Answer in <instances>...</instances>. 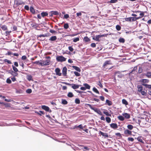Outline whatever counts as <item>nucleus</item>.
I'll return each instance as SVG.
<instances>
[{
  "mask_svg": "<svg viewBox=\"0 0 151 151\" xmlns=\"http://www.w3.org/2000/svg\"><path fill=\"white\" fill-rule=\"evenodd\" d=\"M16 72L12 71L10 73L14 76H17L18 75L17 73H16Z\"/></svg>",
  "mask_w": 151,
  "mask_h": 151,
  "instance_id": "4be33fe9",
  "label": "nucleus"
},
{
  "mask_svg": "<svg viewBox=\"0 0 151 151\" xmlns=\"http://www.w3.org/2000/svg\"><path fill=\"white\" fill-rule=\"evenodd\" d=\"M110 64V63L109 61H105L102 67L103 70L104 71L106 70L108 68L107 67L108 65Z\"/></svg>",
  "mask_w": 151,
  "mask_h": 151,
  "instance_id": "f03ea898",
  "label": "nucleus"
},
{
  "mask_svg": "<svg viewBox=\"0 0 151 151\" xmlns=\"http://www.w3.org/2000/svg\"><path fill=\"white\" fill-rule=\"evenodd\" d=\"M106 122L108 123H109L111 122V119L109 117H106Z\"/></svg>",
  "mask_w": 151,
  "mask_h": 151,
  "instance_id": "bb28decb",
  "label": "nucleus"
},
{
  "mask_svg": "<svg viewBox=\"0 0 151 151\" xmlns=\"http://www.w3.org/2000/svg\"><path fill=\"white\" fill-rule=\"evenodd\" d=\"M91 47H95L96 46V45L95 43H92L91 44Z\"/></svg>",
  "mask_w": 151,
  "mask_h": 151,
  "instance_id": "5fc2aeb1",
  "label": "nucleus"
},
{
  "mask_svg": "<svg viewBox=\"0 0 151 151\" xmlns=\"http://www.w3.org/2000/svg\"><path fill=\"white\" fill-rule=\"evenodd\" d=\"M118 118L119 119L122 121H123L124 119V117L122 116H118Z\"/></svg>",
  "mask_w": 151,
  "mask_h": 151,
  "instance_id": "5701e85b",
  "label": "nucleus"
},
{
  "mask_svg": "<svg viewBox=\"0 0 151 151\" xmlns=\"http://www.w3.org/2000/svg\"><path fill=\"white\" fill-rule=\"evenodd\" d=\"M37 114H38L41 115V114H44V112L42 111H40L39 112H37Z\"/></svg>",
  "mask_w": 151,
  "mask_h": 151,
  "instance_id": "6e6d98bb",
  "label": "nucleus"
},
{
  "mask_svg": "<svg viewBox=\"0 0 151 151\" xmlns=\"http://www.w3.org/2000/svg\"><path fill=\"white\" fill-rule=\"evenodd\" d=\"M77 127L80 128V129H83V126L81 124H80Z\"/></svg>",
  "mask_w": 151,
  "mask_h": 151,
  "instance_id": "338daca9",
  "label": "nucleus"
},
{
  "mask_svg": "<svg viewBox=\"0 0 151 151\" xmlns=\"http://www.w3.org/2000/svg\"><path fill=\"white\" fill-rule=\"evenodd\" d=\"M68 49L71 52H72L73 50V49L72 47L71 46H69L68 47Z\"/></svg>",
  "mask_w": 151,
  "mask_h": 151,
  "instance_id": "13d9d810",
  "label": "nucleus"
},
{
  "mask_svg": "<svg viewBox=\"0 0 151 151\" xmlns=\"http://www.w3.org/2000/svg\"><path fill=\"white\" fill-rule=\"evenodd\" d=\"M137 88H138V91L139 92H141L142 91V89H143V87L142 86L140 85H139L137 86Z\"/></svg>",
  "mask_w": 151,
  "mask_h": 151,
  "instance_id": "6ab92c4d",
  "label": "nucleus"
},
{
  "mask_svg": "<svg viewBox=\"0 0 151 151\" xmlns=\"http://www.w3.org/2000/svg\"><path fill=\"white\" fill-rule=\"evenodd\" d=\"M83 86H85V87L86 89H90L91 86L88 84L87 83H84L83 84Z\"/></svg>",
  "mask_w": 151,
  "mask_h": 151,
  "instance_id": "aec40b11",
  "label": "nucleus"
},
{
  "mask_svg": "<svg viewBox=\"0 0 151 151\" xmlns=\"http://www.w3.org/2000/svg\"><path fill=\"white\" fill-rule=\"evenodd\" d=\"M93 91L96 93L99 94V92L97 89L95 87H94L93 88Z\"/></svg>",
  "mask_w": 151,
  "mask_h": 151,
  "instance_id": "72a5a7b5",
  "label": "nucleus"
},
{
  "mask_svg": "<svg viewBox=\"0 0 151 151\" xmlns=\"http://www.w3.org/2000/svg\"><path fill=\"white\" fill-rule=\"evenodd\" d=\"M137 139L139 141L141 142H143V141L140 138H139V137H138L137 138Z\"/></svg>",
  "mask_w": 151,
  "mask_h": 151,
  "instance_id": "69168bd1",
  "label": "nucleus"
},
{
  "mask_svg": "<svg viewBox=\"0 0 151 151\" xmlns=\"http://www.w3.org/2000/svg\"><path fill=\"white\" fill-rule=\"evenodd\" d=\"M6 82L8 83H11V81L9 78H8L6 80Z\"/></svg>",
  "mask_w": 151,
  "mask_h": 151,
  "instance_id": "bf43d9fd",
  "label": "nucleus"
},
{
  "mask_svg": "<svg viewBox=\"0 0 151 151\" xmlns=\"http://www.w3.org/2000/svg\"><path fill=\"white\" fill-rule=\"evenodd\" d=\"M1 28L2 30L4 31L6 30L7 29L5 25L2 26L1 27Z\"/></svg>",
  "mask_w": 151,
  "mask_h": 151,
  "instance_id": "58836bf2",
  "label": "nucleus"
},
{
  "mask_svg": "<svg viewBox=\"0 0 151 151\" xmlns=\"http://www.w3.org/2000/svg\"><path fill=\"white\" fill-rule=\"evenodd\" d=\"M127 127L129 129L132 130L133 128V127L132 125L129 124L127 126Z\"/></svg>",
  "mask_w": 151,
  "mask_h": 151,
  "instance_id": "c85d7f7f",
  "label": "nucleus"
},
{
  "mask_svg": "<svg viewBox=\"0 0 151 151\" xmlns=\"http://www.w3.org/2000/svg\"><path fill=\"white\" fill-rule=\"evenodd\" d=\"M99 134H100L101 135H102L103 136L106 137H109L107 133H104L101 131L99 132Z\"/></svg>",
  "mask_w": 151,
  "mask_h": 151,
  "instance_id": "ddd939ff",
  "label": "nucleus"
},
{
  "mask_svg": "<svg viewBox=\"0 0 151 151\" xmlns=\"http://www.w3.org/2000/svg\"><path fill=\"white\" fill-rule=\"evenodd\" d=\"M142 68L139 67L138 70V73H141L142 72Z\"/></svg>",
  "mask_w": 151,
  "mask_h": 151,
  "instance_id": "052dcab7",
  "label": "nucleus"
},
{
  "mask_svg": "<svg viewBox=\"0 0 151 151\" xmlns=\"http://www.w3.org/2000/svg\"><path fill=\"white\" fill-rule=\"evenodd\" d=\"M55 72L56 75L59 76H60L61 75V73L60 72V70L59 68H57L55 69Z\"/></svg>",
  "mask_w": 151,
  "mask_h": 151,
  "instance_id": "9d476101",
  "label": "nucleus"
},
{
  "mask_svg": "<svg viewBox=\"0 0 151 151\" xmlns=\"http://www.w3.org/2000/svg\"><path fill=\"white\" fill-rule=\"evenodd\" d=\"M50 32L52 33H55L56 32L55 31L52 29L50 30Z\"/></svg>",
  "mask_w": 151,
  "mask_h": 151,
  "instance_id": "680f3d73",
  "label": "nucleus"
},
{
  "mask_svg": "<svg viewBox=\"0 0 151 151\" xmlns=\"http://www.w3.org/2000/svg\"><path fill=\"white\" fill-rule=\"evenodd\" d=\"M71 86L72 88H73V89H76L77 88H79V86H80L79 85L74 84H71Z\"/></svg>",
  "mask_w": 151,
  "mask_h": 151,
  "instance_id": "f8f14e48",
  "label": "nucleus"
},
{
  "mask_svg": "<svg viewBox=\"0 0 151 151\" xmlns=\"http://www.w3.org/2000/svg\"><path fill=\"white\" fill-rule=\"evenodd\" d=\"M142 84L143 86H145L146 88H151V85H148L144 83H142Z\"/></svg>",
  "mask_w": 151,
  "mask_h": 151,
  "instance_id": "412c9836",
  "label": "nucleus"
},
{
  "mask_svg": "<svg viewBox=\"0 0 151 151\" xmlns=\"http://www.w3.org/2000/svg\"><path fill=\"white\" fill-rule=\"evenodd\" d=\"M12 67L14 71L15 72H17L18 71V69L13 65H12Z\"/></svg>",
  "mask_w": 151,
  "mask_h": 151,
  "instance_id": "2f4dec72",
  "label": "nucleus"
},
{
  "mask_svg": "<svg viewBox=\"0 0 151 151\" xmlns=\"http://www.w3.org/2000/svg\"><path fill=\"white\" fill-rule=\"evenodd\" d=\"M72 67L76 71L79 72H80L81 71L80 69L78 67H77L76 66L73 65L72 66Z\"/></svg>",
  "mask_w": 151,
  "mask_h": 151,
  "instance_id": "4468645a",
  "label": "nucleus"
},
{
  "mask_svg": "<svg viewBox=\"0 0 151 151\" xmlns=\"http://www.w3.org/2000/svg\"><path fill=\"white\" fill-rule=\"evenodd\" d=\"M69 16L68 14H65L64 16V17L65 19H68L69 18Z\"/></svg>",
  "mask_w": 151,
  "mask_h": 151,
  "instance_id": "0e129e2a",
  "label": "nucleus"
},
{
  "mask_svg": "<svg viewBox=\"0 0 151 151\" xmlns=\"http://www.w3.org/2000/svg\"><path fill=\"white\" fill-rule=\"evenodd\" d=\"M141 93L143 96H145L146 95V93L144 91H142L141 92Z\"/></svg>",
  "mask_w": 151,
  "mask_h": 151,
  "instance_id": "de8ad7c7",
  "label": "nucleus"
},
{
  "mask_svg": "<svg viewBox=\"0 0 151 151\" xmlns=\"http://www.w3.org/2000/svg\"><path fill=\"white\" fill-rule=\"evenodd\" d=\"M82 15L81 12H78L76 13V16L77 17H79L80 16H81Z\"/></svg>",
  "mask_w": 151,
  "mask_h": 151,
  "instance_id": "4d7b16f0",
  "label": "nucleus"
},
{
  "mask_svg": "<svg viewBox=\"0 0 151 151\" xmlns=\"http://www.w3.org/2000/svg\"><path fill=\"white\" fill-rule=\"evenodd\" d=\"M41 15L43 17H44L47 16L48 13L47 12H42L41 13Z\"/></svg>",
  "mask_w": 151,
  "mask_h": 151,
  "instance_id": "393cba45",
  "label": "nucleus"
},
{
  "mask_svg": "<svg viewBox=\"0 0 151 151\" xmlns=\"http://www.w3.org/2000/svg\"><path fill=\"white\" fill-rule=\"evenodd\" d=\"M62 104H67L68 103V102L65 100H62Z\"/></svg>",
  "mask_w": 151,
  "mask_h": 151,
  "instance_id": "ea45409f",
  "label": "nucleus"
},
{
  "mask_svg": "<svg viewBox=\"0 0 151 151\" xmlns=\"http://www.w3.org/2000/svg\"><path fill=\"white\" fill-rule=\"evenodd\" d=\"M74 74L77 76H80V74L77 72L75 71L74 72Z\"/></svg>",
  "mask_w": 151,
  "mask_h": 151,
  "instance_id": "a18cd8bd",
  "label": "nucleus"
},
{
  "mask_svg": "<svg viewBox=\"0 0 151 151\" xmlns=\"http://www.w3.org/2000/svg\"><path fill=\"white\" fill-rule=\"evenodd\" d=\"M87 105L92 110H94V109L95 108L92 107L91 105L88 104Z\"/></svg>",
  "mask_w": 151,
  "mask_h": 151,
  "instance_id": "3c124183",
  "label": "nucleus"
},
{
  "mask_svg": "<svg viewBox=\"0 0 151 151\" xmlns=\"http://www.w3.org/2000/svg\"><path fill=\"white\" fill-rule=\"evenodd\" d=\"M67 68L66 67H63L62 70V73L64 76H66L67 74Z\"/></svg>",
  "mask_w": 151,
  "mask_h": 151,
  "instance_id": "0eeeda50",
  "label": "nucleus"
},
{
  "mask_svg": "<svg viewBox=\"0 0 151 151\" xmlns=\"http://www.w3.org/2000/svg\"><path fill=\"white\" fill-rule=\"evenodd\" d=\"M56 60L58 61L63 62L66 61V58L63 56H58L56 57Z\"/></svg>",
  "mask_w": 151,
  "mask_h": 151,
  "instance_id": "7ed1b4c3",
  "label": "nucleus"
},
{
  "mask_svg": "<svg viewBox=\"0 0 151 151\" xmlns=\"http://www.w3.org/2000/svg\"><path fill=\"white\" fill-rule=\"evenodd\" d=\"M104 36V35H99L93 37V39L96 41H99V38Z\"/></svg>",
  "mask_w": 151,
  "mask_h": 151,
  "instance_id": "20e7f679",
  "label": "nucleus"
},
{
  "mask_svg": "<svg viewBox=\"0 0 151 151\" xmlns=\"http://www.w3.org/2000/svg\"><path fill=\"white\" fill-rule=\"evenodd\" d=\"M57 39V37L56 36H53L51 37L49 39V40L54 41Z\"/></svg>",
  "mask_w": 151,
  "mask_h": 151,
  "instance_id": "f3484780",
  "label": "nucleus"
},
{
  "mask_svg": "<svg viewBox=\"0 0 151 151\" xmlns=\"http://www.w3.org/2000/svg\"><path fill=\"white\" fill-rule=\"evenodd\" d=\"M128 140L129 141L133 142L134 140V139L132 137H129L128 138Z\"/></svg>",
  "mask_w": 151,
  "mask_h": 151,
  "instance_id": "603ef678",
  "label": "nucleus"
},
{
  "mask_svg": "<svg viewBox=\"0 0 151 151\" xmlns=\"http://www.w3.org/2000/svg\"><path fill=\"white\" fill-rule=\"evenodd\" d=\"M84 40L85 42H87L90 41V39L88 37H84Z\"/></svg>",
  "mask_w": 151,
  "mask_h": 151,
  "instance_id": "473e14b6",
  "label": "nucleus"
},
{
  "mask_svg": "<svg viewBox=\"0 0 151 151\" xmlns=\"http://www.w3.org/2000/svg\"><path fill=\"white\" fill-rule=\"evenodd\" d=\"M124 19L126 21L131 22V17L125 18Z\"/></svg>",
  "mask_w": 151,
  "mask_h": 151,
  "instance_id": "c03bdc74",
  "label": "nucleus"
},
{
  "mask_svg": "<svg viewBox=\"0 0 151 151\" xmlns=\"http://www.w3.org/2000/svg\"><path fill=\"white\" fill-rule=\"evenodd\" d=\"M149 82V80L147 79H142L141 80V82L142 83L145 84L146 83H148Z\"/></svg>",
  "mask_w": 151,
  "mask_h": 151,
  "instance_id": "dca6fc26",
  "label": "nucleus"
},
{
  "mask_svg": "<svg viewBox=\"0 0 151 151\" xmlns=\"http://www.w3.org/2000/svg\"><path fill=\"white\" fill-rule=\"evenodd\" d=\"M106 103L109 106H111L112 105L111 101L108 100H106Z\"/></svg>",
  "mask_w": 151,
  "mask_h": 151,
  "instance_id": "a878e982",
  "label": "nucleus"
},
{
  "mask_svg": "<svg viewBox=\"0 0 151 151\" xmlns=\"http://www.w3.org/2000/svg\"><path fill=\"white\" fill-rule=\"evenodd\" d=\"M27 58V57L25 55H23L22 56V60H26Z\"/></svg>",
  "mask_w": 151,
  "mask_h": 151,
  "instance_id": "e2e57ef3",
  "label": "nucleus"
},
{
  "mask_svg": "<svg viewBox=\"0 0 151 151\" xmlns=\"http://www.w3.org/2000/svg\"><path fill=\"white\" fill-rule=\"evenodd\" d=\"M94 109V110L93 111H94L95 112H96L97 114L100 115H102V112L100 111L99 109L95 108Z\"/></svg>",
  "mask_w": 151,
  "mask_h": 151,
  "instance_id": "6e6552de",
  "label": "nucleus"
},
{
  "mask_svg": "<svg viewBox=\"0 0 151 151\" xmlns=\"http://www.w3.org/2000/svg\"><path fill=\"white\" fill-rule=\"evenodd\" d=\"M73 93L71 92H69L68 94V96L69 97H73Z\"/></svg>",
  "mask_w": 151,
  "mask_h": 151,
  "instance_id": "4c0bfd02",
  "label": "nucleus"
},
{
  "mask_svg": "<svg viewBox=\"0 0 151 151\" xmlns=\"http://www.w3.org/2000/svg\"><path fill=\"white\" fill-rule=\"evenodd\" d=\"M4 61L5 62H7L9 64H11L12 63L11 61H10L9 60H8L7 59H5L4 60Z\"/></svg>",
  "mask_w": 151,
  "mask_h": 151,
  "instance_id": "8fccbe9b",
  "label": "nucleus"
},
{
  "mask_svg": "<svg viewBox=\"0 0 151 151\" xmlns=\"http://www.w3.org/2000/svg\"><path fill=\"white\" fill-rule=\"evenodd\" d=\"M145 75L148 78H151V72H148L145 74Z\"/></svg>",
  "mask_w": 151,
  "mask_h": 151,
  "instance_id": "a211bd4d",
  "label": "nucleus"
},
{
  "mask_svg": "<svg viewBox=\"0 0 151 151\" xmlns=\"http://www.w3.org/2000/svg\"><path fill=\"white\" fill-rule=\"evenodd\" d=\"M103 113L105 114L107 116H111V115L110 114H109L108 112L104 111Z\"/></svg>",
  "mask_w": 151,
  "mask_h": 151,
  "instance_id": "e433bc0d",
  "label": "nucleus"
},
{
  "mask_svg": "<svg viewBox=\"0 0 151 151\" xmlns=\"http://www.w3.org/2000/svg\"><path fill=\"white\" fill-rule=\"evenodd\" d=\"M26 92L28 93H32V90L31 89H28L26 90Z\"/></svg>",
  "mask_w": 151,
  "mask_h": 151,
  "instance_id": "49530a36",
  "label": "nucleus"
},
{
  "mask_svg": "<svg viewBox=\"0 0 151 151\" xmlns=\"http://www.w3.org/2000/svg\"><path fill=\"white\" fill-rule=\"evenodd\" d=\"M69 27V25L68 24L66 23L64 24V27L65 29H67Z\"/></svg>",
  "mask_w": 151,
  "mask_h": 151,
  "instance_id": "79ce46f5",
  "label": "nucleus"
},
{
  "mask_svg": "<svg viewBox=\"0 0 151 151\" xmlns=\"http://www.w3.org/2000/svg\"><path fill=\"white\" fill-rule=\"evenodd\" d=\"M116 29L117 30L119 31L121 29V27L119 25H117L116 26Z\"/></svg>",
  "mask_w": 151,
  "mask_h": 151,
  "instance_id": "37998d69",
  "label": "nucleus"
},
{
  "mask_svg": "<svg viewBox=\"0 0 151 151\" xmlns=\"http://www.w3.org/2000/svg\"><path fill=\"white\" fill-rule=\"evenodd\" d=\"M122 115L125 118L127 119H129L130 117V115L127 113H123Z\"/></svg>",
  "mask_w": 151,
  "mask_h": 151,
  "instance_id": "1a4fd4ad",
  "label": "nucleus"
},
{
  "mask_svg": "<svg viewBox=\"0 0 151 151\" xmlns=\"http://www.w3.org/2000/svg\"><path fill=\"white\" fill-rule=\"evenodd\" d=\"M118 76L119 78H121L123 76H124V75H123L120 73L119 71H117L115 73Z\"/></svg>",
  "mask_w": 151,
  "mask_h": 151,
  "instance_id": "2eb2a0df",
  "label": "nucleus"
},
{
  "mask_svg": "<svg viewBox=\"0 0 151 151\" xmlns=\"http://www.w3.org/2000/svg\"><path fill=\"white\" fill-rule=\"evenodd\" d=\"M42 109L45 110L46 111L49 112H51V111L50 109L49 108L46 106L43 105L42 106Z\"/></svg>",
  "mask_w": 151,
  "mask_h": 151,
  "instance_id": "39448f33",
  "label": "nucleus"
},
{
  "mask_svg": "<svg viewBox=\"0 0 151 151\" xmlns=\"http://www.w3.org/2000/svg\"><path fill=\"white\" fill-rule=\"evenodd\" d=\"M122 103L123 104H125V105H127L128 104L127 102L125 99H123L122 100Z\"/></svg>",
  "mask_w": 151,
  "mask_h": 151,
  "instance_id": "c756f323",
  "label": "nucleus"
},
{
  "mask_svg": "<svg viewBox=\"0 0 151 151\" xmlns=\"http://www.w3.org/2000/svg\"><path fill=\"white\" fill-rule=\"evenodd\" d=\"M50 63V60H46L45 61H41L39 63V65L42 66L49 65Z\"/></svg>",
  "mask_w": 151,
  "mask_h": 151,
  "instance_id": "f257e3e1",
  "label": "nucleus"
},
{
  "mask_svg": "<svg viewBox=\"0 0 151 151\" xmlns=\"http://www.w3.org/2000/svg\"><path fill=\"white\" fill-rule=\"evenodd\" d=\"M117 1V0H111L110 1L111 3H116Z\"/></svg>",
  "mask_w": 151,
  "mask_h": 151,
  "instance_id": "864d4df0",
  "label": "nucleus"
},
{
  "mask_svg": "<svg viewBox=\"0 0 151 151\" xmlns=\"http://www.w3.org/2000/svg\"><path fill=\"white\" fill-rule=\"evenodd\" d=\"M110 126L111 127L115 129L118 128V126L117 124L116 123H113L110 124Z\"/></svg>",
  "mask_w": 151,
  "mask_h": 151,
  "instance_id": "9b49d317",
  "label": "nucleus"
},
{
  "mask_svg": "<svg viewBox=\"0 0 151 151\" xmlns=\"http://www.w3.org/2000/svg\"><path fill=\"white\" fill-rule=\"evenodd\" d=\"M124 134L125 135H131L132 134V131L127 129L125 130L124 132Z\"/></svg>",
  "mask_w": 151,
  "mask_h": 151,
  "instance_id": "423d86ee",
  "label": "nucleus"
},
{
  "mask_svg": "<svg viewBox=\"0 0 151 151\" xmlns=\"http://www.w3.org/2000/svg\"><path fill=\"white\" fill-rule=\"evenodd\" d=\"M30 11L33 14H34L35 13V11L34 8L31 6L30 8Z\"/></svg>",
  "mask_w": 151,
  "mask_h": 151,
  "instance_id": "b1692460",
  "label": "nucleus"
},
{
  "mask_svg": "<svg viewBox=\"0 0 151 151\" xmlns=\"http://www.w3.org/2000/svg\"><path fill=\"white\" fill-rule=\"evenodd\" d=\"M52 13L54 15H58L59 14L58 12L57 11H52Z\"/></svg>",
  "mask_w": 151,
  "mask_h": 151,
  "instance_id": "cd10ccee",
  "label": "nucleus"
},
{
  "mask_svg": "<svg viewBox=\"0 0 151 151\" xmlns=\"http://www.w3.org/2000/svg\"><path fill=\"white\" fill-rule=\"evenodd\" d=\"M131 17V22L132 21H134L136 20V18H135V17Z\"/></svg>",
  "mask_w": 151,
  "mask_h": 151,
  "instance_id": "09e8293b",
  "label": "nucleus"
},
{
  "mask_svg": "<svg viewBox=\"0 0 151 151\" xmlns=\"http://www.w3.org/2000/svg\"><path fill=\"white\" fill-rule=\"evenodd\" d=\"M75 102L77 104H79L80 103V100L78 99H76L75 100Z\"/></svg>",
  "mask_w": 151,
  "mask_h": 151,
  "instance_id": "a19ab883",
  "label": "nucleus"
},
{
  "mask_svg": "<svg viewBox=\"0 0 151 151\" xmlns=\"http://www.w3.org/2000/svg\"><path fill=\"white\" fill-rule=\"evenodd\" d=\"M119 41L121 43H124L125 42V40L123 38H120Z\"/></svg>",
  "mask_w": 151,
  "mask_h": 151,
  "instance_id": "f704fd0d",
  "label": "nucleus"
},
{
  "mask_svg": "<svg viewBox=\"0 0 151 151\" xmlns=\"http://www.w3.org/2000/svg\"><path fill=\"white\" fill-rule=\"evenodd\" d=\"M73 42H76L78 41H79V37H76V38H74V39H73Z\"/></svg>",
  "mask_w": 151,
  "mask_h": 151,
  "instance_id": "c9c22d12",
  "label": "nucleus"
},
{
  "mask_svg": "<svg viewBox=\"0 0 151 151\" xmlns=\"http://www.w3.org/2000/svg\"><path fill=\"white\" fill-rule=\"evenodd\" d=\"M27 77V79L29 81L32 80V76L31 75H28Z\"/></svg>",
  "mask_w": 151,
  "mask_h": 151,
  "instance_id": "7c9ffc66",
  "label": "nucleus"
},
{
  "mask_svg": "<svg viewBox=\"0 0 151 151\" xmlns=\"http://www.w3.org/2000/svg\"><path fill=\"white\" fill-rule=\"evenodd\" d=\"M24 9L27 10H29V7L28 6L26 5L24 6Z\"/></svg>",
  "mask_w": 151,
  "mask_h": 151,
  "instance_id": "774afa93",
  "label": "nucleus"
}]
</instances>
